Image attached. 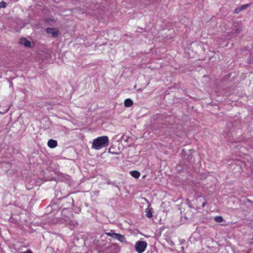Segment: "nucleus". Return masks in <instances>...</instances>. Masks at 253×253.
I'll use <instances>...</instances> for the list:
<instances>
[{
    "label": "nucleus",
    "mask_w": 253,
    "mask_h": 253,
    "mask_svg": "<svg viewBox=\"0 0 253 253\" xmlns=\"http://www.w3.org/2000/svg\"><path fill=\"white\" fill-rule=\"evenodd\" d=\"M109 143L108 136H99L93 139L91 148L95 150H99L103 147H107Z\"/></svg>",
    "instance_id": "1"
},
{
    "label": "nucleus",
    "mask_w": 253,
    "mask_h": 253,
    "mask_svg": "<svg viewBox=\"0 0 253 253\" xmlns=\"http://www.w3.org/2000/svg\"><path fill=\"white\" fill-rule=\"evenodd\" d=\"M147 244L145 241H138L136 243L135 248L138 253H142L146 249Z\"/></svg>",
    "instance_id": "2"
},
{
    "label": "nucleus",
    "mask_w": 253,
    "mask_h": 253,
    "mask_svg": "<svg viewBox=\"0 0 253 253\" xmlns=\"http://www.w3.org/2000/svg\"><path fill=\"white\" fill-rule=\"evenodd\" d=\"M46 32L47 33L51 34L54 38L57 37L59 33L57 29L52 28H47Z\"/></svg>",
    "instance_id": "3"
},
{
    "label": "nucleus",
    "mask_w": 253,
    "mask_h": 253,
    "mask_svg": "<svg viewBox=\"0 0 253 253\" xmlns=\"http://www.w3.org/2000/svg\"><path fill=\"white\" fill-rule=\"evenodd\" d=\"M47 146L50 148H54L57 146V142L53 139H49L47 142Z\"/></svg>",
    "instance_id": "4"
},
{
    "label": "nucleus",
    "mask_w": 253,
    "mask_h": 253,
    "mask_svg": "<svg viewBox=\"0 0 253 253\" xmlns=\"http://www.w3.org/2000/svg\"><path fill=\"white\" fill-rule=\"evenodd\" d=\"M20 43L21 44L24 45L26 47H30L31 46L30 42L25 38L21 39L20 41Z\"/></svg>",
    "instance_id": "5"
},
{
    "label": "nucleus",
    "mask_w": 253,
    "mask_h": 253,
    "mask_svg": "<svg viewBox=\"0 0 253 253\" xmlns=\"http://www.w3.org/2000/svg\"><path fill=\"white\" fill-rule=\"evenodd\" d=\"M114 239H116L121 242H126V239L124 235L120 234L119 233H116V236L114 237Z\"/></svg>",
    "instance_id": "6"
},
{
    "label": "nucleus",
    "mask_w": 253,
    "mask_h": 253,
    "mask_svg": "<svg viewBox=\"0 0 253 253\" xmlns=\"http://www.w3.org/2000/svg\"><path fill=\"white\" fill-rule=\"evenodd\" d=\"M248 6H249V4H247L243 5L240 7L236 8L235 10V13H237V14L240 13L241 11H242V10H243L245 9H246V8H247L248 7Z\"/></svg>",
    "instance_id": "7"
},
{
    "label": "nucleus",
    "mask_w": 253,
    "mask_h": 253,
    "mask_svg": "<svg viewBox=\"0 0 253 253\" xmlns=\"http://www.w3.org/2000/svg\"><path fill=\"white\" fill-rule=\"evenodd\" d=\"M124 105L126 107H130L133 105V101L131 99L128 98L124 101Z\"/></svg>",
    "instance_id": "8"
},
{
    "label": "nucleus",
    "mask_w": 253,
    "mask_h": 253,
    "mask_svg": "<svg viewBox=\"0 0 253 253\" xmlns=\"http://www.w3.org/2000/svg\"><path fill=\"white\" fill-rule=\"evenodd\" d=\"M130 174L132 177L135 178H138L140 175V172L137 170L130 171Z\"/></svg>",
    "instance_id": "9"
},
{
    "label": "nucleus",
    "mask_w": 253,
    "mask_h": 253,
    "mask_svg": "<svg viewBox=\"0 0 253 253\" xmlns=\"http://www.w3.org/2000/svg\"><path fill=\"white\" fill-rule=\"evenodd\" d=\"M146 216L148 218H151L153 216L152 209L147 208L145 210Z\"/></svg>",
    "instance_id": "10"
},
{
    "label": "nucleus",
    "mask_w": 253,
    "mask_h": 253,
    "mask_svg": "<svg viewBox=\"0 0 253 253\" xmlns=\"http://www.w3.org/2000/svg\"><path fill=\"white\" fill-rule=\"evenodd\" d=\"M215 221L218 223L221 222L223 221V218L220 216H216L214 218Z\"/></svg>",
    "instance_id": "11"
},
{
    "label": "nucleus",
    "mask_w": 253,
    "mask_h": 253,
    "mask_svg": "<svg viewBox=\"0 0 253 253\" xmlns=\"http://www.w3.org/2000/svg\"><path fill=\"white\" fill-rule=\"evenodd\" d=\"M106 234L111 237L114 238V237L116 236V233H111V232H106Z\"/></svg>",
    "instance_id": "12"
},
{
    "label": "nucleus",
    "mask_w": 253,
    "mask_h": 253,
    "mask_svg": "<svg viewBox=\"0 0 253 253\" xmlns=\"http://www.w3.org/2000/svg\"><path fill=\"white\" fill-rule=\"evenodd\" d=\"M6 6V3L4 1H2L0 3V8H5Z\"/></svg>",
    "instance_id": "13"
},
{
    "label": "nucleus",
    "mask_w": 253,
    "mask_h": 253,
    "mask_svg": "<svg viewBox=\"0 0 253 253\" xmlns=\"http://www.w3.org/2000/svg\"><path fill=\"white\" fill-rule=\"evenodd\" d=\"M241 29H237L235 31V33H237V34H239L241 32Z\"/></svg>",
    "instance_id": "14"
},
{
    "label": "nucleus",
    "mask_w": 253,
    "mask_h": 253,
    "mask_svg": "<svg viewBox=\"0 0 253 253\" xmlns=\"http://www.w3.org/2000/svg\"><path fill=\"white\" fill-rule=\"evenodd\" d=\"M26 253H33L31 250H28L27 251Z\"/></svg>",
    "instance_id": "15"
},
{
    "label": "nucleus",
    "mask_w": 253,
    "mask_h": 253,
    "mask_svg": "<svg viewBox=\"0 0 253 253\" xmlns=\"http://www.w3.org/2000/svg\"><path fill=\"white\" fill-rule=\"evenodd\" d=\"M206 204V202H204L202 204V207L204 208Z\"/></svg>",
    "instance_id": "16"
}]
</instances>
